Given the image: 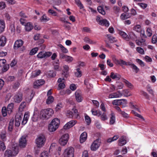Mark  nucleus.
<instances>
[{
  "mask_svg": "<svg viewBox=\"0 0 157 157\" xmlns=\"http://www.w3.org/2000/svg\"><path fill=\"white\" fill-rule=\"evenodd\" d=\"M77 123L76 120H71L63 126V128L64 129H67L72 127Z\"/></svg>",
  "mask_w": 157,
  "mask_h": 157,
  "instance_id": "14",
  "label": "nucleus"
},
{
  "mask_svg": "<svg viewBox=\"0 0 157 157\" xmlns=\"http://www.w3.org/2000/svg\"><path fill=\"white\" fill-rule=\"evenodd\" d=\"M7 39L4 36H2L0 38V47L4 46L6 42Z\"/></svg>",
  "mask_w": 157,
  "mask_h": 157,
  "instance_id": "26",
  "label": "nucleus"
},
{
  "mask_svg": "<svg viewBox=\"0 0 157 157\" xmlns=\"http://www.w3.org/2000/svg\"><path fill=\"white\" fill-rule=\"evenodd\" d=\"M123 82L128 87L131 89H132L133 88V85L130 82L128 81L127 80L125 79H124L123 80Z\"/></svg>",
  "mask_w": 157,
  "mask_h": 157,
  "instance_id": "41",
  "label": "nucleus"
},
{
  "mask_svg": "<svg viewBox=\"0 0 157 157\" xmlns=\"http://www.w3.org/2000/svg\"><path fill=\"white\" fill-rule=\"evenodd\" d=\"M129 40L131 39L134 40L137 39V36L136 34L132 32H130L128 33Z\"/></svg>",
  "mask_w": 157,
  "mask_h": 157,
  "instance_id": "31",
  "label": "nucleus"
},
{
  "mask_svg": "<svg viewBox=\"0 0 157 157\" xmlns=\"http://www.w3.org/2000/svg\"><path fill=\"white\" fill-rule=\"evenodd\" d=\"M131 15V14L128 13H123L121 15L120 18L122 20H124L129 18Z\"/></svg>",
  "mask_w": 157,
  "mask_h": 157,
  "instance_id": "33",
  "label": "nucleus"
},
{
  "mask_svg": "<svg viewBox=\"0 0 157 157\" xmlns=\"http://www.w3.org/2000/svg\"><path fill=\"white\" fill-rule=\"evenodd\" d=\"M13 148L12 152L13 155L14 156L17 155L18 152V147L16 145L14 146Z\"/></svg>",
  "mask_w": 157,
  "mask_h": 157,
  "instance_id": "45",
  "label": "nucleus"
},
{
  "mask_svg": "<svg viewBox=\"0 0 157 157\" xmlns=\"http://www.w3.org/2000/svg\"><path fill=\"white\" fill-rule=\"evenodd\" d=\"M63 70L62 73V75L65 78H67L68 75L69 70V67L67 65H64L63 66Z\"/></svg>",
  "mask_w": 157,
  "mask_h": 157,
  "instance_id": "16",
  "label": "nucleus"
},
{
  "mask_svg": "<svg viewBox=\"0 0 157 157\" xmlns=\"http://www.w3.org/2000/svg\"><path fill=\"white\" fill-rule=\"evenodd\" d=\"M54 101V98L52 96H49L47 99L46 103L48 104L52 103Z\"/></svg>",
  "mask_w": 157,
  "mask_h": 157,
  "instance_id": "43",
  "label": "nucleus"
},
{
  "mask_svg": "<svg viewBox=\"0 0 157 157\" xmlns=\"http://www.w3.org/2000/svg\"><path fill=\"white\" fill-rule=\"evenodd\" d=\"M41 71L40 70H38L33 71L32 73L31 77L32 78H35L39 75Z\"/></svg>",
  "mask_w": 157,
  "mask_h": 157,
  "instance_id": "36",
  "label": "nucleus"
},
{
  "mask_svg": "<svg viewBox=\"0 0 157 157\" xmlns=\"http://www.w3.org/2000/svg\"><path fill=\"white\" fill-rule=\"evenodd\" d=\"M75 2L76 5L80 8V9L83 8V6L82 4L79 0H75Z\"/></svg>",
  "mask_w": 157,
  "mask_h": 157,
  "instance_id": "53",
  "label": "nucleus"
},
{
  "mask_svg": "<svg viewBox=\"0 0 157 157\" xmlns=\"http://www.w3.org/2000/svg\"><path fill=\"white\" fill-rule=\"evenodd\" d=\"M136 50L139 53L142 55L144 54V50L141 47H137L136 48Z\"/></svg>",
  "mask_w": 157,
  "mask_h": 157,
  "instance_id": "47",
  "label": "nucleus"
},
{
  "mask_svg": "<svg viewBox=\"0 0 157 157\" xmlns=\"http://www.w3.org/2000/svg\"><path fill=\"white\" fill-rule=\"evenodd\" d=\"M26 137L24 136H21L19 140V145L21 148L25 147L26 145Z\"/></svg>",
  "mask_w": 157,
  "mask_h": 157,
  "instance_id": "12",
  "label": "nucleus"
},
{
  "mask_svg": "<svg viewBox=\"0 0 157 157\" xmlns=\"http://www.w3.org/2000/svg\"><path fill=\"white\" fill-rule=\"evenodd\" d=\"M22 115L21 114L19 115H17L16 116L15 118V125L16 126L18 127L19 126L20 123L21 121Z\"/></svg>",
  "mask_w": 157,
  "mask_h": 157,
  "instance_id": "17",
  "label": "nucleus"
},
{
  "mask_svg": "<svg viewBox=\"0 0 157 157\" xmlns=\"http://www.w3.org/2000/svg\"><path fill=\"white\" fill-rule=\"evenodd\" d=\"M13 106L14 104L13 103H11L8 105L7 109H6L8 113L9 114H10L12 112Z\"/></svg>",
  "mask_w": 157,
  "mask_h": 157,
  "instance_id": "34",
  "label": "nucleus"
},
{
  "mask_svg": "<svg viewBox=\"0 0 157 157\" xmlns=\"http://www.w3.org/2000/svg\"><path fill=\"white\" fill-rule=\"evenodd\" d=\"M29 116V112H25L24 114V118L22 122V124L25 125L27 122Z\"/></svg>",
  "mask_w": 157,
  "mask_h": 157,
  "instance_id": "22",
  "label": "nucleus"
},
{
  "mask_svg": "<svg viewBox=\"0 0 157 157\" xmlns=\"http://www.w3.org/2000/svg\"><path fill=\"white\" fill-rule=\"evenodd\" d=\"M6 132L5 131L1 132L0 134V137L3 141H5L6 140Z\"/></svg>",
  "mask_w": 157,
  "mask_h": 157,
  "instance_id": "35",
  "label": "nucleus"
},
{
  "mask_svg": "<svg viewBox=\"0 0 157 157\" xmlns=\"http://www.w3.org/2000/svg\"><path fill=\"white\" fill-rule=\"evenodd\" d=\"M5 27V23L4 20H0V34L2 33L4 30Z\"/></svg>",
  "mask_w": 157,
  "mask_h": 157,
  "instance_id": "27",
  "label": "nucleus"
},
{
  "mask_svg": "<svg viewBox=\"0 0 157 157\" xmlns=\"http://www.w3.org/2000/svg\"><path fill=\"white\" fill-rule=\"evenodd\" d=\"M23 42L21 40H17L15 41L14 45V48L15 49L17 48L21 47L23 44Z\"/></svg>",
  "mask_w": 157,
  "mask_h": 157,
  "instance_id": "21",
  "label": "nucleus"
},
{
  "mask_svg": "<svg viewBox=\"0 0 157 157\" xmlns=\"http://www.w3.org/2000/svg\"><path fill=\"white\" fill-rule=\"evenodd\" d=\"M4 155L6 157L12 156V155H13V153L11 150H7L6 151Z\"/></svg>",
  "mask_w": 157,
  "mask_h": 157,
  "instance_id": "51",
  "label": "nucleus"
},
{
  "mask_svg": "<svg viewBox=\"0 0 157 157\" xmlns=\"http://www.w3.org/2000/svg\"><path fill=\"white\" fill-rule=\"evenodd\" d=\"M52 54V52H50L42 51L38 54L37 56L40 59L46 58L51 56Z\"/></svg>",
  "mask_w": 157,
  "mask_h": 157,
  "instance_id": "8",
  "label": "nucleus"
},
{
  "mask_svg": "<svg viewBox=\"0 0 157 157\" xmlns=\"http://www.w3.org/2000/svg\"><path fill=\"white\" fill-rule=\"evenodd\" d=\"M133 29L137 32H140L141 31V28L140 25H137L134 27Z\"/></svg>",
  "mask_w": 157,
  "mask_h": 157,
  "instance_id": "52",
  "label": "nucleus"
},
{
  "mask_svg": "<svg viewBox=\"0 0 157 157\" xmlns=\"http://www.w3.org/2000/svg\"><path fill=\"white\" fill-rule=\"evenodd\" d=\"M25 29L27 31H30L33 28L32 24L31 22H28L25 25Z\"/></svg>",
  "mask_w": 157,
  "mask_h": 157,
  "instance_id": "29",
  "label": "nucleus"
},
{
  "mask_svg": "<svg viewBox=\"0 0 157 157\" xmlns=\"http://www.w3.org/2000/svg\"><path fill=\"white\" fill-rule=\"evenodd\" d=\"M110 77L113 79L117 80H118L121 78V76L119 74L116 73H114L113 72L111 73Z\"/></svg>",
  "mask_w": 157,
  "mask_h": 157,
  "instance_id": "25",
  "label": "nucleus"
},
{
  "mask_svg": "<svg viewBox=\"0 0 157 157\" xmlns=\"http://www.w3.org/2000/svg\"><path fill=\"white\" fill-rule=\"evenodd\" d=\"M58 46L60 47L61 51L63 53H67L68 52L67 49L64 47L62 45L59 44Z\"/></svg>",
  "mask_w": 157,
  "mask_h": 157,
  "instance_id": "50",
  "label": "nucleus"
},
{
  "mask_svg": "<svg viewBox=\"0 0 157 157\" xmlns=\"http://www.w3.org/2000/svg\"><path fill=\"white\" fill-rule=\"evenodd\" d=\"M112 103L116 105H124L127 104V100L124 99L115 100L113 101Z\"/></svg>",
  "mask_w": 157,
  "mask_h": 157,
  "instance_id": "11",
  "label": "nucleus"
},
{
  "mask_svg": "<svg viewBox=\"0 0 157 157\" xmlns=\"http://www.w3.org/2000/svg\"><path fill=\"white\" fill-rule=\"evenodd\" d=\"M40 20L41 21L46 22L49 20V18L48 17L45 15H43L41 17Z\"/></svg>",
  "mask_w": 157,
  "mask_h": 157,
  "instance_id": "49",
  "label": "nucleus"
},
{
  "mask_svg": "<svg viewBox=\"0 0 157 157\" xmlns=\"http://www.w3.org/2000/svg\"><path fill=\"white\" fill-rule=\"evenodd\" d=\"M146 33L148 36H151L152 34V31L150 28H147L146 30Z\"/></svg>",
  "mask_w": 157,
  "mask_h": 157,
  "instance_id": "58",
  "label": "nucleus"
},
{
  "mask_svg": "<svg viewBox=\"0 0 157 157\" xmlns=\"http://www.w3.org/2000/svg\"><path fill=\"white\" fill-rule=\"evenodd\" d=\"M75 98L77 101L78 102H80L82 100L83 98L82 97L81 92L80 90H77L75 92Z\"/></svg>",
  "mask_w": 157,
  "mask_h": 157,
  "instance_id": "15",
  "label": "nucleus"
},
{
  "mask_svg": "<svg viewBox=\"0 0 157 157\" xmlns=\"http://www.w3.org/2000/svg\"><path fill=\"white\" fill-rule=\"evenodd\" d=\"M145 40L144 39H142L141 40H136V43L137 45L139 46H142L144 45H146L145 44Z\"/></svg>",
  "mask_w": 157,
  "mask_h": 157,
  "instance_id": "30",
  "label": "nucleus"
},
{
  "mask_svg": "<svg viewBox=\"0 0 157 157\" xmlns=\"http://www.w3.org/2000/svg\"><path fill=\"white\" fill-rule=\"evenodd\" d=\"M101 143L100 139H98L96 140L93 142L91 146V150L93 151H95L97 150L99 147Z\"/></svg>",
  "mask_w": 157,
  "mask_h": 157,
  "instance_id": "6",
  "label": "nucleus"
},
{
  "mask_svg": "<svg viewBox=\"0 0 157 157\" xmlns=\"http://www.w3.org/2000/svg\"><path fill=\"white\" fill-rule=\"evenodd\" d=\"M136 62L142 67H144L145 66L144 63L141 60L137 59H136Z\"/></svg>",
  "mask_w": 157,
  "mask_h": 157,
  "instance_id": "59",
  "label": "nucleus"
},
{
  "mask_svg": "<svg viewBox=\"0 0 157 157\" xmlns=\"http://www.w3.org/2000/svg\"><path fill=\"white\" fill-rule=\"evenodd\" d=\"M122 96V94L120 91H119L116 92H114L110 94L109 96V98H119Z\"/></svg>",
  "mask_w": 157,
  "mask_h": 157,
  "instance_id": "13",
  "label": "nucleus"
},
{
  "mask_svg": "<svg viewBox=\"0 0 157 157\" xmlns=\"http://www.w3.org/2000/svg\"><path fill=\"white\" fill-rule=\"evenodd\" d=\"M44 83V81L43 80H39L34 82L33 84L34 87L35 88H38L39 86L42 85Z\"/></svg>",
  "mask_w": 157,
  "mask_h": 157,
  "instance_id": "18",
  "label": "nucleus"
},
{
  "mask_svg": "<svg viewBox=\"0 0 157 157\" xmlns=\"http://www.w3.org/2000/svg\"><path fill=\"white\" fill-rule=\"evenodd\" d=\"M132 113L134 114L136 116V117H137L142 119H143V120H144V117H143L141 115H140V114L138 113H137L135 112V111H132Z\"/></svg>",
  "mask_w": 157,
  "mask_h": 157,
  "instance_id": "60",
  "label": "nucleus"
},
{
  "mask_svg": "<svg viewBox=\"0 0 157 157\" xmlns=\"http://www.w3.org/2000/svg\"><path fill=\"white\" fill-rule=\"evenodd\" d=\"M76 72L75 73V75L78 77H80L82 75V73L80 71L79 68H77L76 69Z\"/></svg>",
  "mask_w": 157,
  "mask_h": 157,
  "instance_id": "46",
  "label": "nucleus"
},
{
  "mask_svg": "<svg viewBox=\"0 0 157 157\" xmlns=\"http://www.w3.org/2000/svg\"><path fill=\"white\" fill-rule=\"evenodd\" d=\"M84 40L85 42L90 44H94L96 43V42L93 41L88 37H85L84 39Z\"/></svg>",
  "mask_w": 157,
  "mask_h": 157,
  "instance_id": "32",
  "label": "nucleus"
},
{
  "mask_svg": "<svg viewBox=\"0 0 157 157\" xmlns=\"http://www.w3.org/2000/svg\"><path fill=\"white\" fill-rule=\"evenodd\" d=\"M99 116H100V119L101 121H105L108 119L106 114L105 113H103L101 114L100 113L99 114Z\"/></svg>",
  "mask_w": 157,
  "mask_h": 157,
  "instance_id": "38",
  "label": "nucleus"
},
{
  "mask_svg": "<svg viewBox=\"0 0 157 157\" xmlns=\"http://www.w3.org/2000/svg\"><path fill=\"white\" fill-rule=\"evenodd\" d=\"M122 95L125 97H128L132 95V94L128 90H124L122 91Z\"/></svg>",
  "mask_w": 157,
  "mask_h": 157,
  "instance_id": "37",
  "label": "nucleus"
},
{
  "mask_svg": "<svg viewBox=\"0 0 157 157\" xmlns=\"http://www.w3.org/2000/svg\"><path fill=\"white\" fill-rule=\"evenodd\" d=\"M38 50V48H35L33 49L30 52V55H34L36 53Z\"/></svg>",
  "mask_w": 157,
  "mask_h": 157,
  "instance_id": "55",
  "label": "nucleus"
},
{
  "mask_svg": "<svg viewBox=\"0 0 157 157\" xmlns=\"http://www.w3.org/2000/svg\"><path fill=\"white\" fill-rule=\"evenodd\" d=\"M60 124V121L57 118L54 119L48 126V130L50 132L55 131L58 128Z\"/></svg>",
  "mask_w": 157,
  "mask_h": 157,
  "instance_id": "2",
  "label": "nucleus"
},
{
  "mask_svg": "<svg viewBox=\"0 0 157 157\" xmlns=\"http://www.w3.org/2000/svg\"><path fill=\"white\" fill-rule=\"evenodd\" d=\"M85 121L88 125H89L91 121L90 117L87 115H86L85 117Z\"/></svg>",
  "mask_w": 157,
  "mask_h": 157,
  "instance_id": "48",
  "label": "nucleus"
},
{
  "mask_svg": "<svg viewBox=\"0 0 157 157\" xmlns=\"http://www.w3.org/2000/svg\"><path fill=\"white\" fill-rule=\"evenodd\" d=\"M6 5L5 3L3 2H0V10L5 8Z\"/></svg>",
  "mask_w": 157,
  "mask_h": 157,
  "instance_id": "64",
  "label": "nucleus"
},
{
  "mask_svg": "<svg viewBox=\"0 0 157 157\" xmlns=\"http://www.w3.org/2000/svg\"><path fill=\"white\" fill-rule=\"evenodd\" d=\"M69 137L68 134H65L62 135L59 140V144L63 146H65L67 143Z\"/></svg>",
  "mask_w": 157,
  "mask_h": 157,
  "instance_id": "5",
  "label": "nucleus"
},
{
  "mask_svg": "<svg viewBox=\"0 0 157 157\" xmlns=\"http://www.w3.org/2000/svg\"><path fill=\"white\" fill-rule=\"evenodd\" d=\"M74 149L73 147H69L66 149L64 152V157H74Z\"/></svg>",
  "mask_w": 157,
  "mask_h": 157,
  "instance_id": "7",
  "label": "nucleus"
},
{
  "mask_svg": "<svg viewBox=\"0 0 157 157\" xmlns=\"http://www.w3.org/2000/svg\"><path fill=\"white\" fill-rule=\"evenodd\" d=\"M40 157H49L48 152L44 151L42 152L40 154Z\"/></svg>",
  "mask_w": 157,
  "mask_h": 157,
  "instance_id": "61",
  "label": "nucleus"
},
{
  "mask_svg": "<svg viewBox=\"0 0 157 157\" xmlns=\"http://www.w3.org/2000/svg\"><path fill=\"white\" fill-rule=\"evenodd\" d=\"M137 5L143 9H145L147 7V4L145 3H139L137 4Z\"/></svg>",
  "mask_w": 157,
  "mask_h": 157,
  "instance_id": "56",
  "label": "nucleus"
},
{
  "mask_svg": "<svg viewBox=\"0 0 157 157\" xmlns=\"http://www.w3.org/2000/svg\"><path fill=\"white\" fill-rule=\"evenodd\" d=\"M63 107V105L62 103H58L55 108V110L58 111L61 109Z\"/></svg>",
  "mask_w": 157,
  "mask_h": 157,
  "instance_id": "42",
  "label": "nucleus"
},
{
  "mask_svg": "<svg viewBox=\"0 0 157 157\" xmlns=\"http://www.w3.org/2000/svg\"><path fill=\"white\" fill-rule=\"evenodd\" d=\"M46 138L43 135L39 136L36 140V143L38 147H42L44 144Z\"/></svg>",
  "mask_w": 157,
  "mask_h": 157,
  "instance_id": "4",
  "label": "nucleus"
},
{
  "mask_svg": "<svg viewBox=\"0 0 157 157\" xmlns=\"http://www.w3.org/2000/svg\"><path fill=\"white\" fill-rule=\"evenodd\" d=\"M97 10L98 12L103 15H104L105 14V12L103 9V7L101 6H99L98 7Z\"/></svg>",
  "mask_w": 157,
  "mask_h": 157,
  "instance_id": "40",
  "label": "nucleus"
},
{
  "mask_svg": "<svg viewBox=\"0 0 157 157\" xmlns=\"http://www.w3.org/2000/svg\"><path fill=\"white\" fill-rule=\"evenodd\" d=\"M115 115L112 111L110 114V121L109 124H113L115 121Z\"/></svg>",
  "mask_w": 157,
  "mask_h": 157,
  "instance_id": "20",
  "label": "nucleus"
},
{
  "mask_svg": "<svg viewBox=\"0 0 157 157\" xmlns=\"http://www.w3.org/2000/svg\"><path fill=\"white\" fill-rule=\"evenodd\" d=\"M147 88L149 93L151 95H153V90L151 89L150 86L149 85H147Z\"/></svg>",
  "mask_w": 157,
  "mask_h": 157,
  "instance_id": "63",
  "label": "nucleus"
},
{
  "mask_svg": "<svg viewBox=\"0 0 157 157\" xmlns=\"http://www.w3.org/2000/svg\"><path fill=\"white\" fill-rule=\"evenodd\" d=\"M6 108L5 107H3L2 109V113L3 117H5L7 115Z\"/></svg>",
  "mask_w": 157,
  "mask_h": 157,
  "instance_id": "57",
  "label": "nucleus"
},
{
  "mask_svg": "<svg viewBox=\"0 0 157 157\" xmlns=\"http://www.w3.org/2000/svg\"><path fill=\"white\" fill-rule=\"evenodd\" d=\"M119 34L122 37L127 41L129 40V37L127 34L125 32L120 31L119 32Z\"/></svg>",
  "mask_w": 157,
  "mask_h": 157,
  "instance_id": "19",
  "label": "nucleus"
},
{
  "mask_svg": "<svg viewBox=\"0 0 157 157\" xmlns=\"http://www.w3.org/2000/svg\"><path fill=\"white\" fill-rule=\"evenodd\" d=\"M54 113V111L52 109L48 108L42 110L40 112V116L42 119H48Z\"/></svg>",
  "mask_w": 157,
  "mask_h": 157,
  "instance_id": "1",
  "label": "nucleus"
},
{
  "mask_svg": "<svg viewBox=\"0 0 157 157\" xmlns=\"http://www.w3.org/2000/svg\"><path fill=\"white\" fill-rule=\"evenodd\" d=\"M111 58L113 62L116 65H119L120 66H122L124 65L126 63V62L123 59H117L116 56L114 55L111 56Z\"/></svg>",
  "mask_w": 157,
  "mask_h": 157,
  "instance_id": "9",
  "label": "nucleus"
},
{
  "mask_svg": "<svg viewBox=\"0 0 157 157\" xmlns=\"http://www.w3.org/2000/svg\"><path fill=\"white\" fill-rule=\"evenodd\" d=\"M126 143L125 137L124 136L121 137L119 140V145L121 146H123Z\"/></svg>",
  "mask_w": 157,
  "mask_h": 157,
  "instance_id": "28",
  "label": "nucleus"
},
{
  "mask_svg": "<svg viewBox=\"0 0 157 157\" xmlns=\"http://www.w3.org/2000/svg\"><path fill=\"white\" fill-rule=\"evenodd\" d=\"M72 110L74 112V114L72 111L70 110H67L66 111V115L67 117L70 118H72L73 117L75 118H78L79 116V113L78 110L74 108L72 109Z\"/></svg>",
  "mask_w": 157,
  "mask_h": 157,
  "instance_id": "3",
  "label": "nucleus"
},
{
  "mask_svg": "<svg viewBox=\"0 0 157 157\" xmlns=\"http://www.w3.org/2000/svg\"><path fill=\"white\" fill-rule=\"evenodd\" d=\"M106 36L108 37V39L111 43H113L117 42V40L116 38L112 36L110 34H107Z\"/></svg>",
  "mask_w": 157,
  "mask_h": 157,
  "instance_id": "24",
  "label": "nucleus"
},
{
  "mask_svg": "<svg viewBox=\"0 0 157 157\" xmlns=\"http://www.w3.org/2000/svg\"><path fill=\"white\" fill-rule=\"evenodd\" d=\"M56 72L53 71H50L48 72V75L51 77H54L56 76Z\"/></svg>",
  "mask_w": 157,
  "mask_h": 157,
  "instance_id": "44",
  "label": "nucleus"
},
{
  "mask_svg": "<svg viewBox=\"0 0 157 157\" xmlns=\"http://www.w3.org/2000/svg\"><path fill=\"white\" fill-rule=\"evenodd\" d=\"M87 137V134L86 132H84L81 135L80 138V141L81 143L85 142Z\"/></svg>",
  "mask_w": 157,
  "mask_h": 157,
  "instance_id": "23",
  "label": "nucleus"
},
{
  "mask_svg": "<svg viewBox=\"0 0 157 157\" xmlns=\"http://www.w3.org/2000/svg\"><path fill=\"white\" fill-rule=\"evenodd\" d=\"M22 94L21 92L20 91L17 92L15 94L13 97L14 101L17 103H20L22 100Z\"/></svg>",
  "mask_w": 157,
  "mask_h": 157,
  "instance_id": "10",
  "label": "nucleus"
},
{
  "mask_svg": "<svg viewBox=\"0 0 157 157\" xmlns=\"http://www.w3.org/2000/svg\"><path fill=\"white\" fill-rule=\"evenodd\" d=\"M64 60L68 62H71L73 61V58L71 56L67 55Z\"/></svg>",
  "mask_w": 157,
  "mask_h": 157,
  "instance_id": "54",
  "label": "nucleus"
},
{
  "mask_svg": "<svg viewBox=\"0 0 157 157\" xmlns=\"http://www.w3.org/2000/svg\"><path fill=\"white\" fill-rule=\"evenodd\" d=\"M152 43L153 44H155L157 42V36L156 35H154L152 38Z\"/></svg>",
  "mask_w": 157,
  "mask_h": 157,
  "instance_id": "62",
  "label": "nucleus"
},
{
  "mask_svg": "<svg viewBox=\"0 0 157 157\" xmlns=\"http://www.w3.org/2000/svg\"><path fill=\"white\" fill-rule=\"evenodd\" d=\"M100 24L102 25H104L106 27H108L109 25L108 21L106 19L102 20L101 21Z\"/></svg>",
  "mask_w": 157,
  "mask_h": 157,
  "instance_id": "39",
  "label": "nucleus"
}]
</instances>
